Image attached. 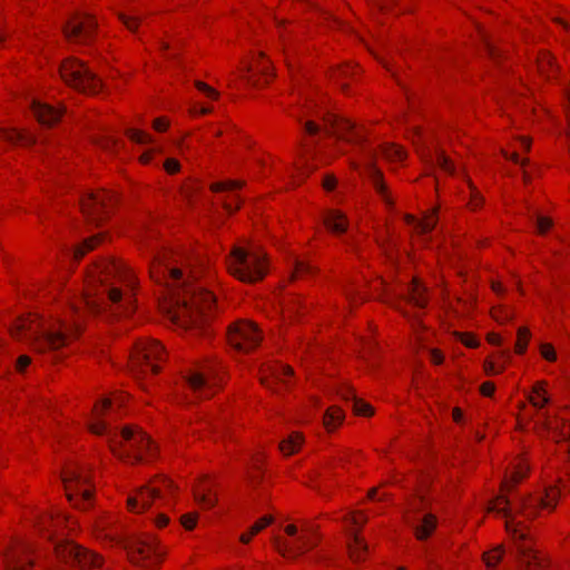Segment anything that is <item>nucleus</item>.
Wrapping results in <instances>:
<instances>
[{"label": "nucleus", "mask_w": 570, "mask_h": 570, "mask_svg": "<svg viewBox=\"0 0 570 570\" xmlns=\"http://www.w3.org/2000/svg\"><path fill=\"white\" fill-rule=\"evenodd\" d=\"M164 167L169 174H175L179 170V163L176 159L168 158L165 161Z\"/></svg>", "instance_id": "nucleus-50"}, {"label": "nucleus", "mask_w": 570, "mask_h": 570, "mask_svg": "<svg viewBox=\"0 0 570 570\" xmlns=\"http://www.w3.org/2000/svg\"><path fill=\"white\" fill-rule=\"evenodd\" d=\"M535 224L539 233L544 234L552 226V220L548 217L538 216Z\"/></svg>", "instance_id": "nucleus-45"}, {"label": "nucleus", "mask_w": 570, "mask_h": 570, "mask_svg": "<svg viewBox=\"0 0 570 570\" xmlns=\"http://www.w3.org/2000/svg\"><path fill=\"white\" fill-rule=\"evenodd\" d=\"M239 207V202L237 199L233 202H225V208L228 213L235 212Z\"/></svg>", "instance_id": "nucleus-60"}, {"label": "nucleus", "mask_w": 570, "mask_h": 570, "mask_svg": "<svg viewBox=\"0 0 570 570\" xmlns=\"http://www.w3.org/2000/svg\"><path fill=\"white\" fill-rule=\"evenodd\" d=\"M196 520H197V514H185L181 517V524L187 529V530H191L195 524H196Z\"/></svg>", "instance_id": "nucleus-48"}, {"label": "nucleus", "mask_w": 570, "mask_h": 570, "mask_svg": "<svg viewBox=\"0 0 570 570\" xmlns=\"http://www.w3.org/2000/svg\"><path fill=\"white\" fill-rule=\"evenodd\" d=\"M127 135L132 141L140 145L149 144L153 141L150 135L138 129H128Z\"/></svg>", "instance_id": "nucleus-37"}, {"label": "nucleus", "mask_w": 570, "mask_h": 570, "mask_svg": "<svg viewBox=\"0 0 570 570\" xmlns=\"http://www.w3.org/2000/svg\"><path fill=\"white\" fill-rule=\"evenodd\" d=\"M196 501L202 504L204 508H212L216 503V498L213 497L209 491L204 488H198L194 492Z\"/></svg>", "instance_id": "nucleus-33"}, {"label": "nucleus", "mask_w": 570, "mask_h": 570, "mask_svg": "<svg viewBox=\"0 0 570 570\" xmlns=\"http://www.w3.org/2000/svg\"><path fill=\"white\" fill-rule=\"evenodd\" d=\"M243 186V181L240 180H227L224 183H215L212 185L213 191H224V190H234L240 188Z\"/></svg>", "instance_id": "nucleus-39"}, {"label": "nucleus", "mask_w": 570, "mask_h": 570, "mask_svg": "<svg viewBox=\"0 0 570 570\" xmlns=\"http://www.w3.org/2000/svg\"><path fill=\"white\" fill-rule=\"evenodd\" d=\"M405 222L409 225L413 226L417 233L428 234L435 227V225L438 223V218H436L435 209H433L431 213L426 214L422 220H417L412 215H406Z\"/></svg>", "instance_id": "nucleus-22"}, {"label": "nucleus", "mask_w": 570, "mask_h": 570, "mask_svg": "<svg viewBox=\"0 0 570 570\" xmlns=\"http://www.w3.org/2000/svg\"><path fill=\"white\" fill-rule=\"evenodd\" d=\"M325 226L334 233L342 234L347 228V220L343 213L338 210H330L324 217Z\"/></svg>", "instance_id": "nucleus-24"}, {"label": "nucleus", "mask_w": 570, "mask_h": 570, "mask_svg": "<svg viewBox=\"0 0 570 570\" xmlns=\"http://www.w3.org/2000/svg\"><path fill=\"white\" fill-rule=\"evenodd\" d=\"M295 274L297 276H302L305 274H312L314 273L315 268L307 262L298 261L296 259L295 263Z\"/></svg>", "instance_id": "nucleus-40"}, {"label": "nucleus", "mask_w": 570, "mask_h": 570, "mask_svg": "<svg viewBox=\"0 0 570 570\" xmlns=\"http://www.w3.org/2000/svg\"><path fill=\"white\" fill-rule=\"evenodd\" d=\"M116 199V195L111 193L89 191L81 196V210L90 223L98 225L108 215L109 207Z\"/></svg>", "instance_id": "nucleus-11"}, {"label": "nucleus", "mask_w": 570, "mask_h": 570, "mask_svg": "<svg viewBox=\"0 0 570 570\" xmlns=\"http://www.w3.org/2000/svg\"><path fill=\"white\" fill-rule=\"evenodd\" d=\"M122 23L131 31L136 30L139 23L137 16L120 14Z\"/></svg>", "instance_id": "nucleus-44"}, {"label": "nucleus", "mask_w": 570, "mask_h": 570, "mask_svg": "<svg viewBox=\"0 0 570 570\" xmlns=\"http://www.w3.org/2000/svg\"><path fill=\"white\" fill-rule=\"evenodd\" d=\"M96 22L86 13L72 16L63 27V32L69 41L87 43L92 39Z\"/></svg>", "instance_id": "nucleus-16"}, {"label": "nucleus", "mask_w": 570, "mask_h": 570, "mask_svg": "<svg viewBox=\"0 0 570 570\" xmlns=\"http://www.w3.org/2000/svg\"><path fill=\"white\" fill-rule=\"evenodd\" d=\"M462 342L468 346V347H475L478 345V341L472 337V336H465Z\"/></svg>", "instance_id": "nucleus-63"}, {"label": "nucleus", "mask_w": 570, "mask_h": 570, "mask_svg": "<svg viewBox=\"0 0 570 570\" xmlns=\"http://www.w3.org/2000/svg\"><path fill=\"white\" fill-rule=\"evenodd\" d=\"M347 550L350 558L354 562H360L363 561L367 554V544L356 532L350 531Z\"/></svg>", "instance_id": "nucleus-21"}, {"label": "nucleus", "mask_w": 570, "mask_h": 570, "mask_svg": "<svg viewBox=\"0 0 570 570\" xmlns=\"http://www.w3.org/2000/svg\"><path fill=\"white\" fill-rule=\"evenodd\" d=\"M153 259L151 277L157 282L164 279L174 291L170 302L164 307L169 321L183 327L198 326L215 305V296L200 287L188 285L183 278V271L171 265V254L168 252H157Z\"/></svg>", "instance_id": "nucleus-2"}, {"label": "nucleus", "mask_w": 570, "mask_h": 570, "mask_svg": "<svg viewBox=\"0 0 570 570\" xmlns=\"http://www.w3.org/2000/svg\"><path fill=\"white\" fill-rule=\"evenodd\" d=\"M352 71V68L351 67H343V68H340L336 73H335V77L337 78H341V77H346L347 75H350V72Z\"/></svg>", "instance_id": "nucleus-64"}, {"label": "nucleus", "mask_w": 570, "mask_h": 570, "mask_svg": "<svg viewBox=\"0 0 570 570\" xmlns=\"http://www.w3.org/2000/svg\"><path fill=\"white\" fill-rule=\"evenodd\" d=\"M68 500L73 507L86 510L92 504V492L86 485L89 483V476L86 469L80 466H69L62 474Z\"/></svg>", "instance_id": "nucleus-6"}, {"label": "nucleus", "mask_w": 570, "mask_h": 570, "mask_svg": "<svg viewBox=\"0 0 570 570\" xmlns=\"http://www.w3.org/2000/svg\"><path fill=\"white\" fill-rule=\"evenodd\" d=\"M494 384L492 382H484L481 387H480V391L483 395L485 396H491L494 392Z\"/></svg>", "instance_id": "nucleus-53"}, {"label": "nucleus", "mask_w": 570, "mask_h": 570, "mask_svg": "<svg viewBox=\"0 0 570 570\" xmlns=\"http://www.w3.org/2000/svg\"><path fill=\"white\" fill-rule=\"evenodd\" d=\"M341 394H342L343 399H345L348 402H352L353 410L356 412V414H360V415L373 414L372 406L370 404L356 399V396L351 387H345Z\"/></svg>", "instance_id": "nucleus-25"}, {"label": "nucleus", "mask_w": 570, "mask_h": 570, "mask_svg": "<svg viewBox=\"0 0 570 570\" xmlns=\"http://www.w3.org/2000/svg\"><path fill=\"white\" fill-rule=\"evenodd\" d=\"M436 163L444 171H446V173L453 171V165H452L451 160L443 153L436 154Z\"/></svg>", "instance_id": "nucleus-43"}, {"label": "nucleus", "mask_w": 570, "mask_h": 570, "mask_svg": "<svg viewBox=\"0 0 570 570\" xmlns=\"http://www.w3.org/2000/svg\"><path fill=\"white\" fill-rule=\"evenodd\" d=\"M502 554H503V550L501 547L497 548L495 550H493L491 552L484 553L483 559H484L487 567L488 568L495 567L500 562Z\"/></svg>", "instance_id": "nucleus-38"}, {"label": "nucleus", "mask_w": 570, "mask_h": 570, "mask_svg": "<svg viewBox=\"0 0 570 570\" xmlns=\"http://www.w3.org/2000/svg\"><path fill=\"white\" fill-rule=\"evenodd\" d=\"M189 389L197 397H210L217 389L219 379L213 365H203L190 370L186 375Z\"/></svg>", "instance_id": "nucleus-10"}, {"label": "nucleus", "mask_w": 570, "mask_h": 570, "mask_svg": "<svg viewBox=\"0 0 570 570\" xmlns=\"http://www.w3.org/2000/svg\"><path fill=\"white\" fill-rule=\"evenodd\" d=\"M132 563L147 567V561L159 560L163 556L156 540L151 537L131 540L125 546Z\"/></svg>", "instance_id": "nucleus-15"}, {"label": "nucleus", "mask_w": 570, "mask_h": 570, "mask_svg": "<svg viewBox=\"0 0 570 570\" xmlns=\"http://www.w3.org/2000/svg\"><path fill=\"white\" fill-rule=\"evenodd\" d=\"M530 337V332L525 327H520L518 330V341L515 344V352L522 354L527 350L528 341Z\"/></svg>", "instance_id": "nucleus-36"}, {"label": "nucleus", "mask_w": 570, "mask_h": 570, "mask_svg": "<svg viewBox=\"0 0 570 570\" xmlns=\"http://www.w3.org/2000/svg\"><path fill=\"white\" fill-rule=\"evenodd\" d=\"M302 442L303 436L299 433H293L288 439L281 442L279 449L284 454L289 455L299 449Z\"/></svg>", "instance_id": "nucleus-29"}, {"label": "nucleus", "mask_w": 570, "mask_h": 570, "mask_svg": "<svg viewBox=\"0 0 570 570\" xmlns=\"http://www.w3.org/2000/svg\"><path fill=\"white\" fill-rule=\"evenodd\" d=\"M274 546L282 556L287 558H296L303 554L307 549L313 548L315 543L311 539L302 535L298 537L297 541L293 543L287 540L275 538Z\"/></svg>", "instance_id": "nucleus-18"}, {"label": "nucleus", "mask_w": 570, "mask_h": 570, "mask_svg": "<svg viewBox=\"0 0 570 570\" xmlns=\"http://www.w3.org/2000/svg\"><path fill=\"white\" fill-rule=\"evenodd\" d=\"M163 488L168 492L175 490L174 483L167 478H160L150 484L141 487L135 495L127 499L128 507L134 512L147 509L156 498H163Z\"/></svg>", "instance_id": "nucleus-12"}, {"label": "nucleus", "mask_w": 570, "mask_h": 570, "mask_svg": "<svg viewBox=\"0 0 570 570\" xmlns=\"http://www.w3.org/2000/svg\"><path fill=\"white\" fill-rule=\"evenodd\" d=\"M125 399L122 395L115 397H106L96 405L95 411L97 421L91 424V432L98 435H106L111 451L120 459L142 460L144 451L153 453L155 446L149 438L140 430L126 426L119 433L108 428L107 423L101 420L105 411L111 410L114 405H122Z\"/></svg>", "instance_id": "nucleus-4"}, {"label": "nucleus", "mask_w": 570, "mask_h": 570, "mask_svg": "<svg viewBox=\"0 0 570 570\" xmlns=\"http://www.w3.org/2000/svg\"><path fill=\"white\" fill-rule=\"evenodd\" d=\"M96 268L101 284V294H95L97 297L87 294L78 304H73L70 307V317L63 320L57 328L38 330L33 326V321L21 320L13 330V335L19 338L28 337L35 350L40 353L57 351L79 333L81 320L86 314L102 313L107 308L111 314L132 313L135 309L132 295L129 292H122L115 284V281H118L128 289L134 287L135 278L128 267L120 261L110 259L102 262Z\"/></svg>", "instance_id": "nucleus-1"}, {"label": "nucleus", "mask_w": 570, "mask_h": 570, "mask_svg": "<svg viewBox=\"0 0 570 570\" xmlns=\"http://www.w3.org/2000/svg\"><path fill=\"white\" fill-rule=\"evenodd\" d=\"M528 469L525 466H518L511 478L503 483V491H510L511 488L521 481L527 475Z\"/></svg>", "instance_id": "nucleus-35"}, {"label": "nucleus", "mask_w": 570, "mask_h": 570, "mask_svg": "<svg viewBox=\"0 0 570 570\" xmlns=\"http://www.w3.org/2000/svg\"><path fill=\"white\" fill-rule=\"evenodd\" d=\"M532 393L533 394L529 396V401L534 407L541 409L549 402V399L546 396L543 386L540 383L533 387Z\"/></svg>", "instance_id": "nucleus-31"}, {"label": "nucleus", "mask_w": 570, "mask_h": 570, "mask_svg": "<svg viewBox=\"0 0 570 570\" xmlns=\"http://www.w3.org/2000/svg\"><path fill=\"white\" fill-rule=\"evenodd\" d=\"M560 489L549 487L544 493L539 497L518 495L510 500L505 494H501L491 503L490 511L502 515L505 519V528L512 537L517 547V558L520 567L524 570H547V560L533 549L530 543L529 534L517 520L519 514L532 518L539 509L552 510L556 507Z\"/></svg>", "instance_id": "nucleus-3"}, {"label": "nucleus", "mask_w": 570, "mask_h": 570, "mask_svg": "<svg viewBox=\"0 0 570 570\" xmlns=\"http://www.w3.org/2000/svg\"><path fill=\"white\" fill-rule=\"evenodd\" d=\"M155 151H156V149H155V148H153V149H149V150L145 151V153L140 156V160H141V163H144V164H148V163L150 161V159H151V157H153V154H154Z\"/></svg>", "instance_id": "nucleus-61"}, {"label": "nucleus", "mask_w": 570, "mask_h": 570, "mask_svg": "<svg viewBox=\"0 0 570 570\" xmlns=\"http://www.w3.org/2000/svg\"><path fill=\"white\" fill-rule=\"evenodd\" d=\"M383 156L391 161H401L405 157L404 150L396 145H386L382 147Z\"/></svg>", "instance_id": "nucleus-32"}, {"label": "nucleus", "mask_w": 570, "mask_h": 570, "mask_svg": "<svg viewBox=\"0 0 570 570\" xmlns=\"http://www.w3.org/2000/svg\"><path fill=\"white\" fill-rule=\"evenodd\" d=\"M484 37V45L488 53L493 58L497 59L500 56L499 49L485 37Z\"/></svg>", "instance_id": "nucleus-49"}, {"label": "nucleus", "mask_w": 570, "mask_h": 570, "mask_svg": "<svg viewBox=\"0 0 570 570\" xmlns=\"http://www.w3.org/2000/svg\"><path fill=\"white\" fill-rule=\"evenodd\" d=\"M31 109L38 121L45 126H52L65 112V109L61 107L56 108L38 100L31 101Z\"/></svg>", "instance_id": "nucleus-19"}, {"label": "nucleus", "mask_w": 570, "mask_h": 570, "mask_svg": "<svg viewBox=\"0 0 570 570\" xmlns=\"http://www.w3.org/2000/svg\"><path fill=\"white\" fill-rule=\"evenodd\" d=\"M323 186L327 190H333L336 186V179L333 176H327L324 178Z\"/></svg>", "instance_id": "nucleus-56"}, {"label": "nucleus", "mask_w": 570, "mask_h": 570, "mask_svg": "<svg viewBox=\"0 0 570 570\" xmlns=\"http://www.w3.org/2000/svg\"><path fill=\"white\" fill-rule=\"evenodd\" d=\"M6 563L8 570H35L31 548L24 543L12 548L6 556Z\"/></svg>", "instance_id": "nucleus-17"}, {"label": "nucleus", "mask_w": 570, "mask_h": 570, "mask_svg": "<svg viewBox=\"0 0 570 570\" xmlns=\"http://www.w3.org/2000/svg\"><path fill=\"white\" fill-rule=\"evenodd\" d=\"M228 271L238 279L254 283L266 275L265 257L255 249L235 246L227 261Z\"/></svg>", "instance_id": "nucleus-5"}, {"label": "nucleus", "mask_w": 570, "mask_h": 570, "mask_svg": "<svg viewBox=\"0 0 570 570\" xmlns=\"http://www.w3.org/2000/svg\"><path fill=\"white\" fill-rule=\"evenodd\" d=\"M366 173L376 191L380 193L383 197H386V186L384 184L381 170L377 169L373 164H368L366 167Z\"/></svg>", "instance_id": "nucleus-27"}, {"label": "nucleus", "mask_w": 570, "mask_h": 570, "mask_svg": "<svg viewBox=\"0 0 570 570\" xmlns=\"http://www.w3.org/2000/svg\"><path fill=\"white\" fill-rule=\"evenodd\" d=\"M99 145H100L102 148H105V149H108V150H109V149H111V148H114V147H116V146H117V140H116L114 137L108 136V137H105L104 139H101V140L99 141Z\"/></svg>", "instance_id": "nucleus-52"}, {"label": "nucleus", "mask_w": 570, "mask_h": 570, "mask_svg": "<svg viewBox=\"0 0 570 570\" xmlns=\"http://www.w3.org/2000/svg\"><path fill=\"white\" fill-rule=\"evenodd\" d=\"M100 239H101L100 234L86 239L81 245H79L75 249V253H73L75 257L77 259L81 258L88 250H91L92 248H95V246L100 242Z\"/></svg>", "instance_id": "nucleus-34"}, {"label": "nucleus", "mask_w": 570, "mask_h": 570, "mask_svg": "<svg viewBox=\"0 0 570 570\" xmlns=\"http://www.w3.org/2000/svg\"><path fill=\"white\" fill-rule=\"evenodd\" d=\"M163 346L150 340H144L136 344L135 354L131 357V371L135 375L156 373L159 370L157 362L164 358Z\"/></svg>", "instance_id": "nucleus-8"}, {"label": "nucleus", "mask_w": 570, "mask_h": 570, "mask_svg": "<svg viewBox=\"0 0 570 570\" xmlns=\"http://www.w3.org/2000/svg\"><path fill=\"white\" fill-rule=\"evenodd\" d=\"M488 341L492 345H500L501 344V337L498 334L491 333L488 335Z\"/></svg>", "instance_id": "nucleus-62"}, {"label": "nucleus", "mask_w": 570, "mask_h": 570, "mask_svg": "<svg viewBox=\"0 0 570 570\" xmlns=\"http://www.w3.org/2000/svg\"><path fill=\"white\" fill-rule=\"evenodd\" d=\"M406 299L416 307L423 308L426 306L428 298L425 296V287L414 279L407 285Z\"/></svg>", "instance_id": "nucleus-23"}, {"label": "nucleus", "mask_w": 570, "mask_h": 570, "mask_svg": "<svg viewBox=\"0 0 570 570\" xmlns=\"http://www.w3.org/2000/svg\"><path fill=\"white\" fill-rule=\"evenodd\" d=\"M540 352H541V355L547 361L553 362V361L557 360L556 351H554V348H553V346L551 344H548V343L541 344Z\"/></svg>", "instance_id": "nucleus-42"}, {"label": "nucleus", "mask_w": 570, "mask_h": 570, "mask_svg": "<svg viewBox=\"0 0 570 570\" xmlns=\"http://www.w3.org/2000/svg\"><path fill=\"white\" fill-rule=\"evenodd\" d=\"M31 360L27 355H21L17 361V367L19 371H23L29 364Z\"/></svg>", "instance_id": "nucleus-54"}, {"label": "nucleus", "mask_w": 570, "mask_h": 570, "mask_svg": "<svg viewBox=\"0 0 570 570\" xmlns=\"http://www.w3.org/2000/svg\"><path fill=\"white\" fill-rule=\"evenodd\" d=\"M431 354V361L435 364H441L443 361V355L438 350H432L430 352Z\"/></svg>", "instance_id": "nucleus-58"}, {"label": "nucleus", "mask_w": 570, "mask_h": 570, "mask_svg": "<svg viewBox=\"0 0 570 570\" xmlns=\"http://www.w3.org/2000/svg\"><path fill=\"white\" fill-rule=\"evenodd\" d=\"M484 371L487 372V374L492 375V374H497V373L501 372L502 368L497 371L495 367H494V364L492 362H485L484 363Z\"/></svg>", "instance_id": "nucleus-59"}, {"label": "nucleus", "mask_w": 570, "mask_h": 570, "mask_svg": "<svg viewBox=\"0 0 570 570\" xmlns=\"http://www.w3.org/2000/svg\"><path fill=\"white\" fill-rule=\"evenodd\" d=\"M293 370L292 367L287 365H281V364H264L261 367V383L275 392L274 387L272 386V383L269 381V376L273 377L275 381L283 382L286 384V381L284 377L292 376Z\"/></svg>", "instance_id": "nucleus-20"}, {"label": "nucleus", "mask_w": 570, "mask_h": 570, "mask_svg": "<svg viewBox=\"0 0 570 570\" xmlns=\"http://www.w3.org/2000/svg\"><path fill=\"white\" fill-rule=\"evenodd\" d=\"M55 552L61 561L77 564L80 568L98 567L101 564V558L98 554L69 541L56 543Z\"/></svg>", "instance_id": "nucleus-13"}, {"label": "nucleus", "mask_w": 570, "mask_h": 570, "mask_svg": "<svg viewBox=\"0 0 570 570\" xmlns=\"http://www.w3.org/2000/svg\"><path fill=\"white\" fill-rule=\"evenodd\" d=\"M273 522V517L266 515L259 519L256 523H254L250 528V534L255 535L261 532L264 528L269 525Z\"/></svg>", "instance_id": "nucleus-41"}, {"label": "nucleus", "mask_w": 570, "mask_h": 570, "mask_svg": "<svg viewBox=\"0 0 570 570\" xmlns=\"http://www.w3.org/2000/svg\"><path fill=\"white\" fill-rule=\"evenodd\" d=\"M229 344L240 352H248L256 347L262 340L257 327L247 321H237L228 327Z\"/></svg>", "instance_id": "nucleus-14"}, {"label": "nucleus", "mask_w": 570, "mask_h": 570, "mask_svg": "<svg viewBox=\"0 0 570 570\" xmlns=\"http://www.w3.org/2000/svg\"><path fill=\"white\" fill-rule=\"evenodd\" d=\"M195 86L198 90L205 92L209 98L216 99L218 97V92L203 81H196Z\"/></svg>", "instance_id": "nucleus-46"}, {"label": "nucleus", "mask_w": 570, "mask_h": 570, "mask_svg": "<svg viewBox=\"0 0 570 570\" xmlns=\"http://www.w3.org/2000/svg\"><path fill=\"white\" fill-rule=\"evenodd\" d=\"M343 413L338 407H330L324 416V425L327 430L335 429L343 421Z\"/></svg>", "instance_id": "nucleus-30"}, {"label": "nucleus", "mask_w": 570, "mask_h": 570, "mask_svg": "<svg viewBox=\"0 0 570 570\" xmlns=\"http://www.w3.org/2000/svg\"><path fill=\"white\" fill-rule=\"evenodd\" d=\"M436 520L433 514H425L422 520L421 524L415 527V535L419 540L426 539L435 529Z\"/></svg>", "instance_id": "nucleus-26"}, {"label": "nucleus", "mask_w": 570, "mask_h": 570, "mask_svg": "<svg viewBox=\"0 0 570 570\" xmlns=\"http://www.w3.org/2000/svg\"><path fill=\"white\" fill-rule=\"evenodd\" d=\"M61 78L76 89L97 94L101 88L100 79L81 61L70 58L60 66Z\"/></svg>", "instance_id": "nucleus-7"}, {"label": "nucleus", "mask_w": 570, "mask_h": 570, "mask_svg": "<svg viewBox=\"0 0 570 570\" xmlns=\"http://www.w3.org/2000/svg\"><path fill=\"white\" fill-rule=\"evenodd\" d=\"M322 120L324 122L323 128L313 120L304 122L306 132L313 136L324 130L326 135H333L348 141L358 139V134L355 132L354 125L350 120L332 114L323 115Z\"/></svg>", "instance_id": "nucleus-9"}, {"label": "nucleus", "mask_w": 570, "mask_h": 570, "mask_svg": "<svg viewBox=\"0 0 570 570\" xmlns=\"http://www.w3.org/2000/svg\"><path fill=\"white\" fill-rule=\"evenodd\" d=\"M553 58L550 55L544 53L539 60V68L541 72H546L547 68L553 67Z\"/></svg>", "instance_id": "nucleus-47"}, {"label": "nucleus", "mask_w": 570, "mask_h": 570, "mask_svg": "<svg viewBox=\"0 0 570 570\" xmlns=\"http://www.w3.org/2000/svg\"><path fill=\"white\" fill-rule=\"evenodd\" d=\"M168 127V121L165 118H157L154 121V128L157 131H164Z\"/></svg>", "instance_id": "nucleus-55"}, {"label": "nucleus", "mask_w": 570, "mask_h": 570, "mask_svg": "<svg viewBox=\"0 0 570 570\" xmlns=\"http://www.w3.org/2000/svg\"><path fill=\"white\" fill-rule=\"evenodd\" d=\"M350 521L355 525H361L366 522V517L362 513L350 515Z\"/></svg>", "instance_id": "nucleus-57"}, {"label": "nucleus", "mask_w": 570, "mask_h": 570, "mask_svg": "<svg viewBox=\"0 0 570 570\" xmlns=\"http://www.w3.org/2000/svg\"><path fill=\"white\" fill-rule=\"evenodd\" d=\"M470 188H471V203H470V206L472 208H476L481 205L482 203V199L478 193V190L470 184Z\"/></svg>", "instance_id": "nucleus-51"}, {"label": "nucleus", "mask_w": 570, "mask_h": 570, "mask_svg": "<svg viewBox=\"0 0 570 570\" xmlns=\"http://www.w3.org/2000/svg\"><path fill=\"white\" fill-rule=\"evenodd\" d=\"M1 137L10 144L28 145L33 142V138L30 135L16 129L3 130Z\"/></svg>", "instance_id": "nucleus-28"}]
</instances>
